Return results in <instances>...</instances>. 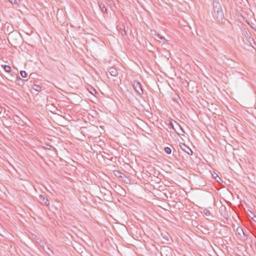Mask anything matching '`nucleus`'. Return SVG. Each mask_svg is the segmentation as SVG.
I'll return each mask as SVG.
<instances>
[{
    "mask_svg": "<svg viewBox=\"0 0 256 256\" xmlns=\"http://www.w3.org/2000/svg\"><path fill=\"white\" fill-rule=\"evenodd\" d=\"M160 254L162 256H172V250L168 246H164L161 248Z\"/></svg>",
    "mask_w": 256,
    "mask_h": 256,
    "instance_id": "obj_4",
    "label": "nucleus"
},
{
    "mask_svg": "<svg viewBox=\"0 0 256 256\" xmlns=\"http://www.w3.org/2000/svg\"><path fill=\"white\" fill-rule=\"evenodd\" d=\"M19 0H9L12 4H17Z\"/></svg>",
    "mask_w": 256,
    "mask_h": 256,
    "instance_id": "obj_24",
    "label": "nucleus"
},
{
    "mask_svg": "<svg viewBox=\"0 0 256 256\" xmlns=\"http://www.w3.org/2000/svg\"><path fill=\"white\" fill-rule=\"evenodd\" d=\"M104 199L109 201L112 198V193L110 190H106L104 193Z\"/></svg>",
    "mask_w": 256,
    "mask_h": 256,
    "instance_id": "obj_12",
    "label": "nucleus"
},
{
    "mask_svg": "<svg viewBox=\"0 0 256 256\" xmlns=\"http://www.w3.org/2000/svg\"><path fill=\"white\" fill-rule=\"evenodd\" d=\"M214 16L217 20L218 21H222L224 18L223 11L214 12Z\"/></svg>",
    "mask_w": 256,
    "mask_h": 256,
    "instance_id": "obj_8",
    "label": "nucleus"
},
{
    "mask_svg": "<svg viewBox=\"0 0 256 256\" xmlns=\"http://www.w3.org/2000/svg\"><path fill=\"white\" fill-rule=\"evenodd\" d=\"M162 238L166 242L169 241V238H170V235L167 234H162Z\"/></svg>",
    "mask_w": 256,
    "mask_h": 256,
    "instance_id": "obj_13",
    "label": "nucleus"
},
{
    "mask_svg": "<svg viewBox=\"0 0 256 256\" xmlns=\"http://www.w3.org/2000/svg\"><path fill=\"white\" fill-rule=\"evenodd\" d=\"M170 125L172 126V128L174 130V125L172 124V122H170Z\"/></svg>",
    "mask_w": 256,
    "mask_h": 256,
    "instance_id": "obj_27",
    "label": "nucleus"
},
{
    "mask_svg": "<svg viewBox=\"0 0 256 256\" xmlns=\"http://www.w3.org/2000/svg\"><path fill=\"white\" fill-rule=\"evenodd\" d=\"M132 86L136 92L138 94L140 95L143 94V90L142 88V85L139 82L134 81L132 83Z\"/></svg>",
    "mask_w": 256,
    "mask_h": 256,
    "instance_id": "obj_3",
    "label": "nucleus"
},
{
    "mask_svg": "<svg viewBox=\"0 0 256 256\" xmlns=\"http://www.w3.org/2000/svg\"><path fill=\"white\" fill-rule=\"evenodd\" d=\"M204 214L208 216H210V211L208 209H204Z\"/></svg>",
    "mask_w": 256,
    "mask_h": 256,
    "instance_id": "obj_18",
    "label": "nucleus"
},
{
    "mask_svg": "<svg viewBox=\"0 0 256 256\" xmlns=\"http://www.w3.org/2000/svg\"><path fill=\"white\" fill-rule=\"evenodd\" d=\"M243 33L244 37L246 38L250 44L252 46V43L254 42V40L253 38H251L248 32L246 29L244 28L243 30Z\"/></svg>",
    "mask_w": 256,
    "mask_h": 256,
    "instance_id": "obj_7",
    "label": "nucleus"
},
{
    "mask_svg": "<svg viewBox=\"0 0 256 256\" xmlns=\"http://www.w3.org/2000/svg\"><path fill=\"white\" fill-rule=\"evenodd\" d=\"M114 174L116 176L121 178L126 184L130 183L131 180L130 178L126 176L124 174H123L121 172L118 170H114Z\"/></svg>",
    "mask_w": 256,
    "mask_h": 256,
    "instance_id": "obj_1",
    "label": "nucleus"
},
{
    "mask_svg": "<svg viewBox=\"0 0 256 256\" xmlns=\"http://www.w3.org/2000/svg\"><path fill=\"white\" fill-rule=\"evenodd\" d=\"M120 33L122 36H126V32L124 29H122V28L120 30Z\"/></svg>",
    "mask_w": 256,
    "mask_h": 256,
    "instance_id": "obj_17",
    "label": "nucleus"
},
{
    "mask_svg": "<svg viewBox=\"0 0 256 256\" xmlns=\"http://www.w3.org/2000/svg\"><path fill=\"white\" fill-rule=\"evenodd\" d=\"M180 148L184 151L185 152L188 154L189 155H192V150L186 144H180Z\"/></svg>",
    "mask_w": 256,
    "mask_h": 256,
    "instance_id": "obj_6",
    "label": "nucleus"
},
{
    "mask_svg": "<svg viewBox=\"0 0 256 256\" xmlns=\"http://www.w3.org/2000/svg\"><path fill=\"white\" fill-rule=\"evenodd\" d=\"M16 118H14V121H15L16 123L19 124H20V122H19V121H20V120H19V118H18V116H16Z\"/></svg>",
    "mask_w": 256,
    "mask_h": 256,
    "instance_id": "obj_25",
    "label": "nucleus"
},
{
    "mask_svg": "<svg viewBox=\"0 0 256 256\" xmlns=\"http://www.w3.org/2000/svg\"><path fill=\"white\" fill-rule=\"evenodd\" d=\"M108 71L112 76L116 77L118 74V70L115 68L111 67L108 69Z\"/></svg>",
    "mask_w": 256,
    "mask_h": 256,
    "instance_id": "obj_10",
    "label": "nucleus"
},
{
    "mask_svg": "<svg viewBox=\"0 0 256 256\" xmlns=\"http://www.w3.org/2000/svg\"><path fill=\"white\" fill-rule=\"evenodd\" d=\"M33 88L36 92H40L42 90V87L37 84H34Z\"/></svg>",
    "mask_w": 256,
    "mask_h": 256,
    "instance_id": "obj_14",
    "label": "nucleus"
},
{
    "mask_svg": "<svg viewBox=\"0 0 256 256\" xmlns=\"http://www.w3.org/2000/svg\"><path fill=\"white\" fill-rule=\"evenodd\" d=\"M236 231L238 235L240 236V238L244 240H246L247 239L246 234L241 227H238L237 228Z\"/></svg>",
    "mask_w": 256,
    "mask_h": 256,
    "instance_id": "obj_9",
    "label": "nucleus"
},
{
    "mask_svg": "<svg viewBox=\"0 0 256 256\" xmlns=\"http://www.w3.org/2000/svg\"><path fill=\"white\" fill-rule=\"evenodd\" d=\"M216 176H213L216 182H219V180H221V179L216 174Z\"/></svg>",
    "mask_w": 256,
    "mask_h": 256,
    "instance_id": "obj_23",
    "label": "nucleus"
},
{
    "mask_svg": "<svg viewBox=\"0 0 256 256\" xmlns=\"http://www.w3.org/2000/svg\"><path fill=\"white\" fill-rule=\"evenodd\" d=\"M4 69L5 72H10L11 71V68L9 66L4 65Z\"/></svg>",
    "mask_w": 256,
    "mask_h": 256,
    "instance_id": "obj_15",
    "label": "nucleus"
},
{
    "mask_svg": "<svg viewBox=\"0 0 256 256\" xmlns=\"http://www.w3.org/2000/svg\"><path fill=\"white\" fill-rule=\"evenodd\" d=\"M252 219L254 221L256 222V216H254Z\"/></svg>",
    "mask_w": 256,
    "mask_h": 256,
    "instance_id": "obj_28",
    "label": "nucleus"
},
{
    "mask_svg": "<svg viewBox=\"0 0 256 256\" xmlns=\"http://www.w3.org/2000/svg\"><path fill=\"white\" fill-rule=\"evenodd\" d=\"M20 36L17 32H10L8 34V40L10 42L11 40L13 43L17 44L18 40H20Z\"/></svg>",
    "mask_w": 256,
    "mask_h": 256,
    "instance_id": "obj_2",
    "label": "nucleus"
},
{
    "mask_svg": "<svg viewBox=\"0 0 256 256\" xmlns=\"http://www.w3.org/2000/svg\"><path fill=\"white\" fill-rule=\"evenodd\" d=\"M164 150L165 152L167 154H170L172 152V150L169 147H166Z\"/></svg>",
    "mask_w": 256,
    "mask_h": 256,
    "instance_id": "obj_16",
    "label": "nucleus"
},
{
    "mask_svg": "<svg viewBox=\"0 0 256 256\" xmlns=\"http://www.w3.org/2000/svg\"><path fill=\"white\" fill-rule=\"evenodd\" d=\"M220 0H212V4H214L216 3H217V2H219Z\"/></svg>",
    "mask_w": 256,
    "mask_h": 256,
    "instance_id": "obj_26",
    "label": "nucleus"
},
{
    "mask_svg": "<svg viewBox=\"0 0 256 256\" xmlns=\"http://www.w3.org/2000/svg\"><path fill=\"white\" fill-rule=\"evenodd\" d=\"M221 6L220 2H217L213 4L214 8H218Z\"/></svg>",
    "mask_w": 256,
    "mask_h": 256,
    "instance_id": "obj_22",
    "label": "nucleus"
},
{
    "mask_svg": "<svg viewBox=\"0 0 256 256\" xmlns=\"http://www.w3.org/2000/svg\"><path fill=\"white\" fill-rule=\"evenodd\" d=\"M214 12H219V11H222V6H220V7H218V8H214Z\"/></svg>",
    "mask_w": 256,
    "mask_h": 256,
    "instance_id": "obj_21",
    "label": "nucleus"
},
{
    "mask_svg": "<svg viewBox=\"0 0 256 256\" xmlns=\"http://www.w3.org/2000/svg\"><path fill=\"white\" fill-rule=\"evenodd\" d=\"M17 81L18 82V84L20 85L23 84H24V80L20 77L17 78Z\"/></svg>",
    "mask_w": 256,
    "mask_h": 256,
    "instance_id": "obj_20",
    "label": "nucleus"
},
{
    "mask_svg": "<svg viewBox=\"0 0 256 256\" xmlns=\"http://www.w3.org/2000/svg\"><path fill=\"white\" fill-rule=\"evenodd\" d=\"M38 202L44 206H48L50 204V201L47 197L44 195H40L38 198Z\"/></svg>",
    "mask_w": 256,
    "mask_h": 256,
    "instance_id": "obj_5",
    "label": "nucleus"
},
{
    "mask_svg": "<svg viewBox=\"0 0 256 256\" xmlns=\"http://www.w3.org/2000/svg\"><path fill=\"white\" fill-rule=\"evenodd\" d=\"M98 4L102 12L105 14L107 13V8H106L104 4L102 2H98Z\"/></svg>",
    "mask_w": 256,
    "mask_h": 256,
    "instance_id": "obj_11",
    "label": "nucleus"
},
{
    "mask_svg": "<svg viewBox=\"0 0 256 256\" xmlns=\"http://www.w3.org/2000/svg\"><path fill=\"white\" fill-rule=\"evenodd\" d=\"M20 74L22 78H26L28 76L27 73L25 71H20Z\"/></svg>",
    "mask_w": 256,
    "mask_h": 256,
    "instance_id": "obj_19",
    "label": "nucleus"
},
{
    "mask_svg": "<svg viewBox=\"0 0 256 256\" xmlns=\"http://www.w3.org/2000/svg\"><path fill=\"white\" fill-rule=\"evenodd\" d=\"M174 122L178 125V126H180L178 124V122H176V121H174Z\"/></svg>",
    "mask_w": 256,
    "mask_h": 256,
    "instance_id": "obj_29",
    "label": "nucleus"
}]
</instances>
